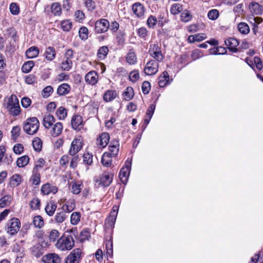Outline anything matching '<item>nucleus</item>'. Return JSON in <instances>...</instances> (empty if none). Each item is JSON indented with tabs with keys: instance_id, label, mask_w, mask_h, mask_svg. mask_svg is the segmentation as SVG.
Segmentation results:
<instances>
[{
	"instance_id": "obj_54",
	"label": "nucleus",
	"mask_w": 263,
	"mask_h": 263,
	"mask_svg": "<svg viewBox=\"0 0 263 263\" xmlns=\"http://www.w3.org/2000/svg\"><path fill=\"white\" fill-rule=\"evenodd\" d=\"M30 208L34 210H37L40 206V200L37 198H33L30 202Z\"/></svg>"
},
{
	"instance_id": "obj_62",
	"label": "nucleus",
	"mask_w": 263,
	"mask_h": 263,
	"mask_svg": "<svg viewBox=\"0 0 263 263\" xmlns=\"http://www.w3.org/2000/svg\"><path fill=\"white\" fill-rule=\"evenodd\" d=\"M59 236V233L56 230H52L51 231L49 234V239L51 241L54 242Z\"/></svg>"
},
{
	"instance_id": "obj_39",
	"label": "nucleus",
	"mask_w": 263,
	"mask_h": 263,
	"mask_svg": "<svg viewBox=\"0 0 263 263\" xmlns=\"http://www.w3.org/2000/svg\"><path fill=\"white\" fill-rule=\"evenodd\" d=\"M32 184L38 185L41 182V175L39 172L33 171V174L30 179Z\"/></svg>"
},
{
	"instance_id": "obj_57",
	"label": "nucleus",
	"mask_w": 263,
	"mask_h": 263,
	"mask_svg": "<svg viewBox=\"0 0 263 263\" xmlns=\"http://www.w3.org/2000/svg\"><path fill=\"white\" fill-rule=\"evenodd\" d=\"M83 162L85 164L90 165L92 163V155L89 153H85L83 155Z\"/></svg>"
},
{
	"instance_id": "obj_53",
	"label": "nucleus",
	"mask_w": 263,
	"mask_h": 263,
	"mask_svg": "<svg viewBox=\"0 0 263 263\" xmlns=\"http://www.w3.org/2000/svg\"><path fill=\"white\" fill-rule=\"evenodd\" d=\"M192 15L187 10H185L182 12L181 14V20L182 21L184 22H187L190 21Z\"/></svg>"
},
{
	"instance_id": "obj_23",
	"label": "nucleus",
	"mask_w": 263,
	"mask_h": 263,
	"mask_svg": "<svg viewBox=\"0 0 263 263\" xmlns=\"http://www.w3.org/2000/svg\"><path fill=\"white\" fill-rule=\"evenodd\" d=\"M71 90L70 86L67 83L61 84L57 89V93L59 96H64L68 94Z\"/></svg>"
},
{
	"instance_id": "obj_63",
	"label": "nucleus",
	"mask_w": 263,
	"mask_h": 263,
	"mask_svg": "<svg viewBox=\"0 0 263 263\" xmlns=\"http://www.w3.org/2000/svg\"><path fill=\"white\" fill-rule=\"evenodd\" d=\"M13 152L17 155L21 154L24 151V146L22 144L17 143L13 146Z\"/></svg>"
},
{
	"instance_id": "obj_42",
	"label": "nucleus",
	"mask_w": 263,
	"mask_h": 263,
	"mask_svg": "<svg viewBox=\"0 0 263 263\" xmlns=\"http://www.w3.org/2000/svg\"><path fill=\"white\" fill-rule=\"evenodd\" d=\"M83 187V184L80 182H72L71 185V192L74 194H79Z\"/></svg>"
},
{
	"instance_id": "obj_5",
	"label": "nucleus",
	"mask_w": 263,
	"mask_h": 263,
	"mask_svg": "<svg viewBox=\"0 0 263 263\" xmlns=\"http://www.w3.org/2000/svg\"><path fill=\"white\" fill-rule=\"evenodd\" d=\"M21 225V222L18 218H12L8 221L6 230L10 235H15L19 231Z\"/></svg>"
},
{
	"instance_id": "obj_41",
	"label": "nucleus",
	"mask_w": 263,
	"mask_h": 263,
	"mask_svg": "<svg viewBox=\"0 0 263 263\" xmlns=\"http://www.w3.org/2000/svg\"><path fill=\"white\" fill-rule=\"evenodd\" d=\"M29 161V157L26 156H23L17 159L16 164L19 167H23L27 165Z\"/></svg>"
},
{
	"instance_id": "obj_49",
	"label": "nucleus",
	"mask_w": 263,
	"mask_h": 263,
	"mask_svg": "<svg viewBox=\"0 0 263 263\" xmlns=\"http://www.w3.org/2000/svg\"><path fill=\"white\" fill-rule=\"evenodd\" d=\"M66 215L64 211L57 213L54 217V219L58 223L63 222L66 218Z\"/></svg>"
},
{
	"instance_id": "obj_48",
	"label": "nucleus",
	"mask_w": 263,
	"mask_h": 263,
	"mask_svg": "<svg viewBox=\"0 0 263 263\" xmlns=\"http://www.w3.org/2000/svg\"><path fill=\"white\" fill-rule=\"evenodd\" d=\"M182 10V6L180 4H174L171 8V12L174 15L178 14Z\"/></svg>"
},
{
	"instance_id": "obj_43",
	"label": "nucleus",
	"mask_w": 263,
	"mask_h": 263,
	"mask_svg": "<svg viewBox=\"0 0 263 263\" xmlns=\"http://www.w3.org/2000/svg\"><path fill=\"white\" fill-rule=\"evenodd\" d=\"M32 146L36 152H40L42 148V141L39 137H35L32 141Z\"/></svg>"
},
{
	"instance_id": "obj_25",
	"label": "nucleus",
	"mask_w": 263,
	"mask_h": 263,
	"mask_svg": "<svg viewBox=\"0 0 263 263\" xmlns=\"http://www.w3.org/2000/svg\"><path fill=\"white\" fill-rule=\"evenodd\" d=\"M169 82V75L166 71L162 72L158 78V84L160 87H163Z\"/></svg>"
},
{
	"instance_id": "obj_36",
	"label": "nucleus",
	"mask_w": 263,
	"mask_h": 263,
	"mask_svg": "<svg viewBox=\"0 0 263 263\" xmlns=\"http://www.w3.org/2000/svg\"><path fill=\"white\" fill-rule=\"evenodd\" d=\"M134 95V90L131 87H127L123 93V99L126 101L130 100Z\"/></svg>"
},
{
	"instance_id": "obj_30",
	"label": "nucleus",
	"mask_w": 263,
	"mask_h": 263,
	"mask_svg": "<svg viewBox=\"0 0 263 263\" xmlns=\"http://www.w3.org/2000/svg\"><path fill=\"white\" fill-rule=\"evenodd\" d=\"M237 29L241 34L244 35L248 34L250 30L249 25L245 22L239 23L237 25Z\"/></svg>"
},
{
	"instance_id": "obj_35",
	"label": "nucleus",
	"mask_w": 263,
	"mask_h": 263,
	"mask_svg": "<svg viewBox=\"0 0 263 263\" xmlns=\"http://www.w3.org/2000/svg\"><path fill=\"white\" fill-rule=\"evenodd\" d=\"M32 222L34 226L37 228H42L44 225V219L40 215L34 216Z\"/></svg>"
},
{
	"instance_id": "obj_6",
	"label": "nucleus",
	"mask_w": 263,
	"mask_h": 263,
	"mask_svg": "<svg viewBox=\"0 0 263 263\" xmlns=\"http://www.w3.org/2000/svg\"><path fill=\"white\" fill-rule=\"evenodd\" d=\"M81 259L82 250L80 249H75L66 257L65 263H80Z\"/></svg>"
},
{
	"instance_id": "obj_44",
	"label": "nucleus",
	"mask_w": 263,
	"mask_h": 263,
	"mask_svg": "<svg viewBox=\"0 0 263 263\" xmlns=\"http://www.w3.org/2000/svg\"><path fill=\"white\" fill-rule=\"evenodd\" d=\"M34 65V62L32 61H29L25 63L22 67V70L24 73H28L32 69Z\"/></svg>"
},
{
	"instance_id": "obj_18",
	"label": "nucleus",
	"mask_w": 263,
	"mask_h": 263,
	"mask_svg": "<svg viewBox=\"0 0 263 263\" xmlns=\"http://www.w3.org/2000/svg\"><path fill=\"white\" fill-rule=\"evenodd\" d=\"M225 44L231 51L233 52L237 51V47L239 45V42L237 39L230 37L225 41Z\"/></svg>"
},
{
	"instance_id": "obj_2",
	"label": "nucleus",
	"mask_w": 263,
	"mask_h": 263,
	"mask_svg": "<svg viewBox=\"0 0 263 263\" xmlns=\"http://www.w3.org/2000/svg\"><path fill=\"white\" fill-rule=\"evenodd\" d=\"M39 121L36 117L27 119L24 123L23 129L28 135H34L39 128Z\"/></svg>"
},
{
	"instance_id": "obj_26",
	"label": "nucleus",
	"mask_w": 263,
	"mask_h": 263,
	"mask_svg": "<svg viewBox=\"0 0 263 263\" xmlns=\"http://www.w3.org/2000/svg\"><path fill=\"white\" fill-rule=\"evenodd\" d=\"M249 9L252 13L256 15L261 14L262 11L261 7L256 2H252L250 4Z\"/></svg>"
},
{
	"instance_id": "obj_15",
	"label": "nucleus",
	"mask_w": 263,
	"mask_h": 263,
	"mask_svg": "<svg viewBox=\"0 0 263 263\" xmlns=\"http://www.w3.org/2000/svg\"><path fill=\"white\" fill-rule=\"evenodd\" d=\"M71 124L72 127L75 129L80 130L83 126L82 117L80 115H74L72 117Z\"/></svg>"
},
{
	"instance_id": "obj_64",
	"label": "nucleus",
	"mask_w": 263,
	"mask_h": 263,
	"mask_svg": "<svg viewBox=\"0 0 263 263\" xmlns=\"http://www.w3.org/2000/svg\"><path fill=\"white\" fill-rule=\"evenodd\" d=\"M129 77L131 81L136 82L139 78V73L137 70L133 71L130 73Z\"/></svg>"
},
{
	"instance_id": "obj_8",
	"label": "nucleus",
	"mask_w": 263,
	"mask_h": 263,
	"mask_svg": "<svg viewBox=\"0 0 263 263\" xmlns=\"http://www.w3.org/2000/svg\"><path fill=\"white\" fill-rule=\"evenodd\" d=\"M131 166L132 160H127L125 162V166L123 167L120 170L119 177L121 182L124 184H126L127 182L130 174Z\"/></svg>"
},
{
	"instance_id": "obj_29",
	"label": "nucleus",
	"mask_w": 263,
	"mask_h": 263,
	"mask_svg": "<svg viewBox=\"0 0 263 263\" xmlns=\"http://www.w3.org/2000/svg\"><path fill=\"white\" fill-rule=\"evenodd\" d=\"M108 153H104L102 157L101 163L104 166L110 167L112 163V158Z\"/></svg>"
},
{
	"instance_id": "obj_28",
	"label": "nucleus",
	"mask_w": 263,
	"mask_h": 263,
	"mask_svg": "<svg viewBox=\"0 0 263 263\" xmlns=\"http://www.w3.org/2000/svg\"><path fill=\"white\" fill-rule=\"evenodd\" d=\"M39 54V49L35 46H32L26 51V57L28 59L36 58Z\"/></svg>"
},
{
	"instance_id": "obj_10",
	"label": "nucleus",
	"mask_w": 263,
	"mask_h": 263,
	"mask_svg": "<svg viewBox=\"0 0 263 263\" xmlns=\"http://www.w3.org/2000/svg\"><path fill=\"white\" fill-rule=\"evenodd\" d=\"M109 27V23L106 19H100L97 21L95 23L96 32L99 33L107 31Z\"/></svg>"
},
{
	"instance_id": "obj_24",
	"label": "nucleus",
	"mask_w": 263,
	"mask_h": 263,
	"mask_svg": "<svg viewBox=\"0 0 263 263\" xmlns=\"http://www.w3.org/2000/svg\"><path fill=\"white\" fill-rule=\"evenodd\" d=\"M22 176L18 174H14L10 179V185L12 188L18 186L22 182Z\"/></svg>"
},
{
	"instance_id": "obj_20",
	"label": "nucleus",
	"mask_w": 263,
	"mask_h": 263,
	"mask_svg": "<svg viewBox=\"0 0 263 263\" xmlns=\"http://www.w3.org/2000/svg\"><path fill=\"white\" fill-rule=\"evenodd\" d=\"M117 95V92L115 90H107L104 92L103 99L105 102H109L115 100Z\"/></svg>"
},
{
	"instance_id": "obj_14",
	"label": "nucleus",
	"mask_w": 263,
	"mask_h": 263,
	"mask_svg": "<svg viewBox=\"0 0 263 263\" xmlns=\"http://www.w3.org/2000/svg\"><path fill=\"white\" fill-rule=\"evenodd\" d=\"M43 261L45 263H60L61 258L55 253H49L43 257Z\"/></svg>"
},
{
	"instance_id": "obj_40",
	"label": "nucleus",
	"mask_w": 263,
	"mask_h": 263,
	"mask_svg": "<svg viewBox=\"0 0 263 263\" xmlns=\"http://www.w3.org/2000/svg\"><path fill=\"white\" fill-rule=\"evenodd\" d=\"M11 197L9 195H5L0 199V208H4L9 206L11 203Z\"/></svg>"
},
{
	"instance_id": "obj_22",
	"label": "nucleus",
	"mask_w": 263,
	"mask_h": 263,
	"mask_svg": "<svg viewBox=\"0 0 263 263\" xmlns=\"http://www.w3.org/2000/svg\"><path fill=\"white\" fill-rule=\"evenodd\" d=\"M125 60L126 62L130 65H133L137 62V57L135 52L133 50H130L127 53Z\"/></svg>"
},
{
	"instance_id": "obj_50",
	"label": "nucleus",
	"mask_w": 263,
	"mask_h": 263,
	"mask_svg": "<svg viewBox=\"0 0 263 263\" xmlns=\"http://www.w3.org/2000/svg\"><path fill=\"white\" fill-rule=\"evenodd\" d=\"M61 26L64 31H68L71 29L72 23L69 20H64L61 22Z\"/></svg>"
},
{
	"instance_id": "obj_9",
	"label": "nucleus",
	"mask_w": 263,
	"mask_h": 263,
	"mask_svg": "<svg viewBox=\"0 0 263 263\" xmlns=\"http://www.w3.org/2000/svg\"><path fill=\"white\" fill-rule=\"evenodd\" d=\"M83 139L81 137L74 138L71 142L69 151L70 155H74L81 151L83 147Z\"/></svg>"
},
{
	"instance_id": "obj_46",
	"label": "nucleus",
	"mask_w": 263,
	"mask_h": 263,
	"mask_svg": "<svg viewBox=\"0 0 263 263\" xmlns=\"http://www.w3.org/2000/svg\"><path fill=\"white\" fill-rule=\"evenodd\" d=\"M226 52V48L222 47H214L209 50V53L210 54H224Z\"/></svg>"
},
{
	"instance_id": "obj_51",
	"label": "nucleus",
	"mask_w": 263,
	"mask_h": 263,
	"mask_svg": "<svg viewBox=\"0 0 263 263\" xmlns=\"http://www.w3.org/2000/svg\"><path fill=\"white\" fill-rule=\"evenodd\" d=\"M9 10L11 13L14 15H17L20 13V7L15 3H12L10 5Z\"/></svg>"
},
{
	"instance_id": "obj_33",
	"label": "nucleus",
	"mask_w": 263,
	"mask_h": 263,
	"mask_svg": "<svg viewBox=\"0 0 263 263\" xmlns=\"http://www.w3.org/2000/svg\"><path fill=\"white\" fill-rule=\"evenodd\" d=\"M56 209L57 205L54 202H50L47 204L45 210L47 214L51 216L53 215Z\"/></svg>"
},
{
	"instance_id": "obj_60",
	"label": "nucleus",
	"mask_w": 263,
	"mask_h": 263,
	"mask_svg": "<svg viewBox=\"0 0 263 263\" xmlns=\"http://www.w3.org/2000/svg\"><path fill=\"white\" fill-rule=\"evenodd\" d=\"M157 22V18L155 16L151 15L147 20V24L150 28H154Z\"/></svg>"
},
{
	"instance_id": "obj_59",
	"label": "nucleus",
	"mask_w": 263,
	"mask_h": 263,
	"mask_svg": "<svg viewBox=\"0 0 263 263\" xmlns=\"http://www.w3.org/2000/svg\"><path fill=\"white\" fill-rule=\"evenodd\" d=\"M88 33V29L85 27H82L79 30V35L82 40H86L87 39Z\"/></svg>"
},
{
	"instance_id": "obj_12",
	"label": "nucleus",
	"mask_w": 263,
	"mask_h": 263,
	"mask_svg": "<svg viewBox=\"0 0 263 263\" xmlns=\"http://www.w3.org/2000/svg\"><path fill=\"white\" fill-rule=\"evenodd\" d=\"M109 135L107 133H102L97 139L96 144L99 148H104L109 141Z\"/></svg>"
},
{
	"instance_id": "obj_21",
	"label": "nucleus",
	"mask_w": 263,
	"mask_h": 263,
	"mask_svg": "<svg viewBox=\"0 0 263 263\" xmlns=\"http://www.w3.org/2000/svg\"><path fill=\"white\" fill-rule=\"evenodd\" d=\"M55 118L52 115H47L43 118V124L45 128L49 129L55 123Z\"/></svg>"
},
{
	"instance_id": "obj_58",
	"label": "nucleus",
	"mask_w": 263,
	"mask_h": 263,
	"mask_svg": "<svg viewBox=\"0 0 263 263\" xmlns=\"http://www.w3.org/2000/svg\"><path fill=\"white\" fill-rule=\"evenodd\" d=\"M45 164V161L43 158H40L36 162L33 171L38 172L39 170L41 169Z\"/></svg>"
},
{
	"instance_id": "obj_37",
	"label": "nucleus",
	"mask_w": 263,
	"mask_h": 263,
	"mask_svg": "<svg viewBox=\"0 0 263 263\" xmlns=\"http://www.w3.org/2000/svg\"><path fill=\"white\" fill-rule=\"evenodd\" d=\"M51 11L54 15H61L62 13L61 5L58 3H53L51 6Z\"/></svg>"
},
{
	"instance_id": "obj_32",
	"label": "nucleus",
	"mask_w": 263,
	"mask_h": 263,
	"mask_svg": "<svg viewBox=\"0 0 263 263\" xmlns=\"http://www.w3.org/2000/svg\"><path fill=\"white\" fill-rule=\"evenodd\" d=\"M55 51L53 47H48L46 48L45 56V58L49 61H52L55 57Z\"/></svg>"
},
{
	"instance_id": "obj_27",
	"label": "nucleus",
	"mask_w": 263,
	"mask_h": 263,
	"mask_svg": "<svg viewBox=\"0 0 263 263\" xmlns=\"http://www.w3.org/2000/svg\"><path fill=\"white\" fill-rule=\"evenodd\" d=\"M31 250L32 254L37 258L40 257L44 253V249L40 243L33 246Z\"/></svg>"
},
{
	"instance_id": "obj_4",
	"label": "nucleus",
	"mask_w": 263,
	"mask_h": 263,
	"mask_svg": "<svg viewBox=\"0 0 263 263\" xmlns=\"http://www.w3.org/2000/svg\"><path fill=\"white\" fill-rule=\"evenodd\" d=\"M114 174L109 172H104L102 175L94 178L95 185L97 186H108L112 181Z\"/></svg>"
},
{
	"instance_id": "obj_17",
	"label": "nucleus",
	"mask_w": 263,
	"mask_h": 263,
	"mask_svg": "<svg viewBox=\"0 0 263 263\" xmlns=\"http://www.w3.org/2000/svg\"><path fill=\"white\" fill-rule=\"evenodd\" d=\"M108 152H106L105 153H108L111 156L116 157L119 153V142L118 141H112L108 146Z\"/></svg>"
},
{
	"instance_id": "obj_61",
	"label": "nucleus",
	"mask_w": 263,
	"mask_h": 263,
	"mask_svg": "<svg viewBox=\"0 0 263 263\" xmlns=\"http://www.w3.org/2000/svg\"><path fill=\"white\" fill-rule=\"evenodd\" d=\"M151 90V84L148 81H144L142 85V90L144 94H148Z\"/></svg>"
},
{
	"instance_id": "obj_19",
	"label": "nucleus",
	"mask_w": 263,
	"mask_h": 263,
	"mask_svg": "<svg viewBox=\"0 0 263 263\" xmlns=\"http://www.w3.org/2000/svg\"><path fill=\"white\" fill-rule=\"evenodd\" d=\"M57 192V187L50 183H46L41 187V192L44 195H49L50 193L55 194Z\"/></svg>"
},
{
	"instance_id": "obj_55",
	"label": "nucleus",
	"mask_w": 263,
	"mask_h": 263,
	"mask_svg": "<svg viewBox=\"0 0 263 263\" xmlns=\"http://www.w3.org/2000/svg\"><path fill=\"white\" fill-rule=\"evenodd\" d=\"M53 92V88L51 86H47L42 91V95L45 98L49 97Z\"/></svg>"
},
{
	"instance_id": "obj_38",
	"label": "nucleus",
	"mask_w": 263,
	"mask_h": 263,
	"mask_svg": "<svg viewBox=\"0 0 263 263\" xmlns=\"http://www.w3.org/2000/svg\"><path fill=\"white\" fill-rule=\"evenodd\" d=\"M56 115L59 120H64L67 115V110L64 107L61 106L57 109Z\"/></svg>"
},
{
	"instance_id": "obj_16",
	"label": "nucleus",
	"mask_w": 263,
	"mask_h": 263,
	"mask_svg": "<svg viewBox=\"0 0 263 263\" xmlns=\"http://www.w3.org/2000/svg\"><path fill=\"white\" fill-rule=\"evenodd\" d=\"M132 10L137 17L141 18L144 16L145 8L140 3H135L132 6Z\"/></svg>"
},
{
	"instance_id": "obj_11",
	"label": "nucleus",
	"mask_w": 263,
	"mask_h": 263,
	"mask_svg": "<svg viewBox=\"0 0 263 263\" xmlns=\"http://www.w3.org/2000/svg\"><path fill=\"white\" fill-rule=\"evenodd\" d=\"M99 80V75L97 72L91 70L88 72L85 76L86 83L91 86L95 85Z\"/></svg>"
},
{
	"instance_id": "obj_31",
	"label": "nucleus",
	"mask_w": 263,
	"mask_h": 263,
	"mask_svg": "<svg viewBox=\"0 0 263 263\" xmlns=\"http://www.w3.org/2000/svg\"><path fill=\"white\" fill-rule=\"evenodd\" d=\"M76 207L74 200L73 199L69 200L63 206V210L65 212L70 213L72 212Z\"/></svg>"
},
{
	"instance_id": "obj_3",
	"label": "nucleus",
	"mask_w": 263,
	"mask_h": 263,
	"mask_svg": "<svg viewBox=\"0 0 263 263\" xmlns=\"http://www.w3.org/2000/svg\"><path fill=\"white\" fill-rule=\"evenodd\" d=\"M73 238L68 236L61 237L55 243V247L61 251L71 250L74 246Z\"/></svg>"
},
{
	"instance_id": "obj_34",
	"label": "nucleus",
	"mask_w": 263,
	"mask_h": 263,
	"mask_svg": "<svg viewBox=\"0 0 263 263\" xmlns=\"http://www.w3.org/2000/svg\"><path fill=\"white\" fill-rule=\"evenodd\" d=\"M108 48L107 46H104L100 47L97 52L98 58L100 60H104L108 54Z\"/></svg>"
},
{
	"instance_id": "obj_13",
	"label": "nucleus",
	"mask_w": 263,
	"mask_h": 263,
	"mask_svg": "<svg viewBox=\"0 0 263 263\" xmlns=\"http://www.w3.org/2000/svg\"><path fill=\"white\" fill-rule=\"evenodd\" d=\"M49 129H50L49 133L51 136L53 137H57L62 133L63 126L62 123L58 122L54 123Z\"/></svg>"
},
{
	"instance_id": "obj_1",
	"label": "nucleus",
	"mask_w": 263,
	"mask_h": 263,
	"mask_svg": "<svg viewBox=\"0 0 263 263\" xmlns=\"http://www.w3.org/2000/svg\"><path fill=\"white\" fill-rule=\"evenodd\" d=\"M6 107L9 114L13 116H17L21 112L18 99L15 95H11L8 98Z\"/></svg>"
},
{
	"instance_id": "obj_52",
	"label": "nucleus",
	"mask_w": 263,
	"mask_h": 263,
	"mask_svg": "<svg viewBox=\"0 0 263 263\" xmlns=\"http://www.w3.org/2000/svg\"><path fill=\"white\" fill-rule=\"evenodd\" d=\"M149 55L153 58L155 61H158V62H161L163 59V57L162 54L161 50L153 52L149 54Z\"/></svg>"
},
{
	"instance_id": "obj_45",
	"label": "nucleus",
	"mask_w": 263,
	"mask_h": 263,
	"mask_svg": "<svg viewBox=\"0 0 263 263\" xmlns=\"http://www.w3.org/2000/svg\"><path fill=\"white\" fill-rule=\"evenodd\" d=\"M81 214L79 212H73L70 216V222L72 225H77L81 219Z\"/></svg>"
},
{
	"instance_id": "obj_56",
	"label": "nucleus",
	"mask_w": 263,
	"mask_h": 263,
	"mask_svg": "<svg viewBox=\"0 0 263 263\" xmlns=\"http://www.w3.org/2000/svg\"><path fill=\"white\" fill-rule=\"evenodd\" d=\"M219 11L216 9H212L209 11L208 16L210 20H215L219 16Z\"/></svg>"
},
{
	"instance_id": "obj_47",
	"label": "nucleus",
	"mask_w": 263,
	"mask_h": 263,
	"mask_svg": "<svg viewBox=\"0 0 263 263\" xmlns=\"http://www.w3.org/2000/svg\"><path fill=\"white\" fill-rule=\"evenodd\" d=\"M72 65L73 63L71 60L64 59L61 63V68L63 70L69 71L72 68Z\"/></svg>"
},
{
	"instance_id": "obj_7",
	"label": "nucleus",
	"mask_w": 263,
	"mask_h": 263,
	"mask_svg": "<svg viewBox=\"0 0 263 263\" xmlns=\"http://www.w3.org/2000/svg\"><path fill=\"white\" fill-rule=\"evenodd\" d=\"M159 63L155 60L149 61L144 67V73L148 76L155 74L158 71Z\"/></svg>"
}]
</instances>
